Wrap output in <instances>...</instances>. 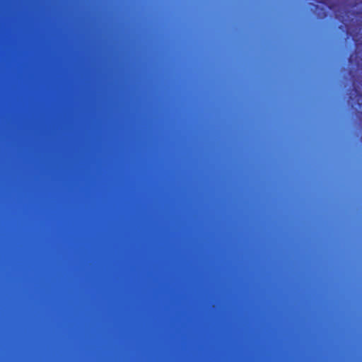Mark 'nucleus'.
<instances>
[{
  "mask_svg": "<svg viewBox=\"0 0 362 362\" xmlns=\"http://www.w3.org/2000/svg\"><path fill=\"white\" fill-rule=\"evenodd\" d=\"M354 91H355L356 98H359L361 96V94L357 90L355 89Z\"/></svg>",
  "mask_w": 362,
  "mask_h": 362,
  "instance_id": "obj_1",
  "label": "nucleus"
},
{
  "mask_svg": "<svg viewBox=\"0 0 362 362\" xmlns=\"http://www.w3.org/2000/svg\"><path fill=\"white\" fill-rule=\"evenodd\" d=\"M351 100H354V98L350 95L348 101L349 104L351 103Z\"/></svg>",
  "mask_w": 362,
  "mask_h": 362,
  "instance_id": "obj_2",
  "label": "nucleus"
},
{
  "mask_svg": "<svg viewBox=\"0 0 362 362\" xmlns=\"http://www.w3.org/2000/svg\"><path fill=\"white\" fill-rule=\"evenodd\" d=\"M352 57H353V54H351V55H350V57H349V62H351Z\"/></svg>",
  "mask_w": 362,
  "mask_h": 362,
  "instance_id": "obj_3",
  "label": "nucleus"
}]
</instances>
